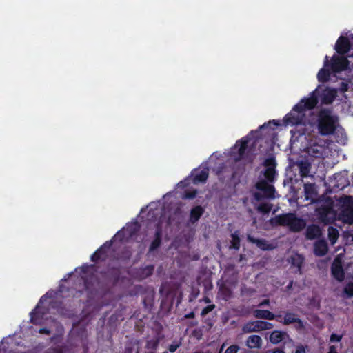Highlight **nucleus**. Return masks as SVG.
Segmentation results:
<instances>
[{
    "label": "nucleus",
    "mask_w": 353,
    "mask_h": 353,
    "mask_svg": "<svg viewBox=\"0 0 353 353\" xmlns=\"http://www.w3.org/2000/svg\"><path fill=\"white\" fill-rule=\"evenodd\" d=\"M318 98L315 92H312L307 98L302 99L283 118L285 125H297L303 124L305 121L307 110L314 109L318 104Z\"/></svg>",
    "instance_id": "1"
},
{
    "label": "nucleus",
    "mask_w": 353,
    "mask_h": 353,
    "mask_svg": "<svg viewBox=\"0 0 353 353\" xmlns=\"http://www.w3.org/2000/svg\"><path fill=\"white\" fill-rule=\"evenodd\" d=\"M339 125V118L329 108L321 109L316 116V126L321 136H330L335 133Z\"/></svg>",
    "instance_id": "2"
},
{
    "label": "nucleus",
    "mask_w": 353,
    "mask_h": 353,
    "mask_svg": "<svg viewBox=\"0 0 353 353\" xmlns=\"http://www.w3.org/2000/svg\"><path fill=\"white\" fill-rule=\"evenodd\" d=\"M273 227H287L292 232L298 233L303 230L307 225L306 221L299 217L295 212L283 213L272 217L270 220Z\"/></svg>",
    "instance_id": "3"
},
{
    "label": "nucleus",
    "mask_w": 353,
    "mask_h": 353,
    "mask_svg": "<svg viewBox=\"0 0 353 353\" xmlns=\"http://www.w3.org/2000/svg\"><path fill=\"white\" fill-rule=\"evenodd\" d=\"M350 63L351 61L347 59V57L343 55H334L330 62L329 61V57L326 55L324 65L325 67H330L332 72L338 73L346 70H353V63L352 64H350Z\"/></svg>",
    "instance_id": "4"
},
{
    "label": "nucleus",
    "mask_w": 353,
    "mask_h": 353,
    "mask_svg": "<svg viewBox=\"0 0 353 353\" xmlns=\"http://www.w3.org/2000/svg\"><path fill=\"white\" fill-rule=\"evenodd\" d=\"M249 135L243 137L240 140H238L234 145V148H238L236 153L232 152L234 154L233 159L235 162H239L245 159V152L248 148L250 142Z\"/></svg>",
    "instance_id": "5"
},
{
    "label": "nucleus",
    "mask_w": 353,
    "mask_h": 353,
    "mask_svg": "<svg viewBox=\"0 0 353 353\" xmlns=\"http://www.w3.org/2000/svg\"><path fill=\"white\" fill-rule=\"evenodd\" d=\"M139 292L142 296V303L144 307L148 310H151L154 305L155 292L154 290L149 287L139 286Z\"/></svg>",
    "instance_id": "6"
},
{
    "label": "nucleus",
    "mask_w": 353,
    "mask_h": 353,
    "mask_svg": "<svg viewBox=\"0 0 353 353\" xmlns=\"http://www.w3.org/2000/svg\"><path fill=\"white\" fill-rule=\"evenodd\" d=\"M333 205L334 203L332 199H327L324 203L316 209L317 215L323 222L329 221V215L332 214L334 212Z\"/></svg>",
    "instance_id": "7"
},
{
    "label": "nucleus",
    "mask_w": 353,
    "mask_h": 353,
    "mask_svg": "<svg viewBox=\"0 0 353 353\" xmlns=\"http://www.w3.org/2000/svg\"><path fill=\"white\" fill-rule=\"evenodd\" d=\"M158 327L153 330L155 332L154 336L150 339H148L145 343V347L150 351L155 352L159 347L160 341L164 338L162 334L163 327L160 323H158Z\"/></svg>",
    "instance_id": "8"
},
{
    "label": "nucleus",
    "mask_w": 353,
    "mask_h": 353,
    "mask_svg": "<svg viewBox=\"0 0 353 353\" xmlns=\"http://www.w3.org/2000/svg\"><path fill=\"white\" fill-rule=\"evenodd\" d=\"M255 188L263 192L265 198L273 199L275 198V188L274 185L269 184L264 179L258 181L255 185Z\"/></svg>",
    "instance_id": "9"
},
{
    "label": "nucleus",
    "mask_w": 353,
    "mask_h": 353,
    "mask_svg": "<svg viewBox=\"0 0 353 353\" xmlns=\"http://www.w3.org/2000/svg\"><path fill=\"white\" fill-rule=\"evenodd\" d=\"M352 42L347 37L340 36L335 43L334 49L339 54L344 55L352 49Z\"/></svg>",
    "instance_id": "10"
},
{
    "label": "nucleus",
    "mask_w": 353,
    "mask_h": 353,
    "mask_svg": "<svg viewBox=\"0 0 353 353\" xmlns=\"http://www.w3.org/2000/svg\"><path fill=\"white\" fill-rule=\"evenodd\" d=\"M46 300V294L43 295L36 307L30 313V322L34 325H39L43 320V312L41 311L40 304Z\"/></svg>",
    "instance_id": "11"
},
{
    "label": "nucleus",
    "mask_w": 353,
    "mask_h": 353,
    "mask_svg": "<svg viewBox=\"0 0 353 353\" xmlns=\"http://www.w3.org/2000/svg\"><path fill=\"white\" fill-rule=\"evenodd\" d=\"M332 276L338 281L342 282L345 279V272L341 261L335 259L331 265Z\"/></svg>",
    "instance_id": "12"
},
{
    "label": "nucleus",
    "mask_w": 353,
    "mask_h": 353,
    "mask_svg": "<svg viewBox=\"0 0 353 353\" xmlns=\"http://www.w3.org/2000/svg\"><path fill=\"white\" fill-rule=\"evenodd\" d=\"M254 316L259 319L274 320L281 322L283 316L281 314H274L269 310L257 309L253 312Z\"/></svg>",
    "instance_id": "13"
},
{
    "label": "nucleus",
    "mask_w": 353,
    "mask_h": 353,
    "mask_svg": "<svg viewBox=\"0 0 353 353\" xmlns=\"http://www.w3.org/2000/svg\"><path fill=\"white\" fill-rule=\"evenodd\" d=\"M192 182L194 184L205 183L209 176V169L204 168L202 170L194 169L192 172Z\"/></svg>",
    "instance_id": "14"
},
{
    "label": "nucleus",
    "mask_w": 353,
    "mask_h": 353,
    "mask_svg": "<svg viewBox=\"0 0 353 353\" xmlns=\"http://www.w3.org/2000/svg\"><path fill=\"white\" fill-rule=\"evenodd\" d=\"M242 331L244 333L257 332L263 331V321L256 320L253 321H248L245 323L242 327Z\"/></svg>",
    "instance_id": "15"
},
{
    "label": "nucleus",
    "mask_w": 353,
    "mask_h": 353,
    "mask_svg": "<svg viewBox=\"0 0 353 353\" xmlns=\"http://www.w3.org/2000/svg\"><path fill=\"white\" fill-rule=\"evenodd\" d=\"M154 270V265H148L140 267L135 271V276L139 280H143L152 275Z\"/></svg>",
    "instance_id": "16"
},
{
    "label": "nucleus",
    "mask_w": 353,
    "mask_h": 353,
    "mask_svg": "<svg viewBox=\"0 0 353 353\" xmlns=\"http://www.w3.org/2000/svg\"><path fill=\"white\" fill-rule=\"evenodd\" d=\"M162 242V228L160 224H157L156 226L155 230V234H154V239L151 242L150 247H149V252H152L157 250L160 245H161Z\"/></svg>",
    "instance_id": "17"
},
{
    "label": "nucleus",
    "mask_w": 353,
    "mask_h": 353,
    "mask_svg": "<svg viewBox=\"0 0 353 353\" xmlns=\"http://www.w3.org/2000/svg\"><path fill=\"white\" fill-rule=\"evenodd\" d=\"M248 241L256 245V246L262 250L268 251L272 250L274 247L269 243L267 240L264 239H256L251 235H248Z\"/></svg>",
    "instance_id": "18"
},
{
    "label": "nucleus",
    "mask_w": 353,
    "mask_h": 353,
    "mask_svg": "<svg viewBox=\"0 0 353 353\" xmlns=\"http://www.w3.org/2000/svg\"><path fill=\"white\" fill-rule=\"evenodd\" d=\"M305 228L306 230L305 235L307 240H314L317 239L322 234L321 228L318 225L311 224Z\"/></svg>",
    "instance_id": "19"
},
{
    "label": "nucleus",
    "mask_w": 353,
    "mask_h": 353,
    "mask_svg": "<svg viewBox=\"0 0 353 353\" xmlns=\"http://www.w3.org/2000/svg\"><path fill=\"white\" fill-rule=\"evenodd\" d=\"M328 251L327 242L323 240H318L314 244V254L317 256H325Z\"/></svg>",
    "instance_id": "20"
},
{
    "label": "nucleus",
    "mask_w": 353,
    "mask_h": 353,
    "mask_svg": "<svg viewBox=\"0 0 353 353\" xmlns=\"http://www.w3.org/2000/svg\"><path fill=\"white\" fill-rule=\"evenodd\" d=\"M283 324L288 325L294 323H297L299 325V327H303V321L298 317V316L293 313L287 312L285 314L283 321L281 320V322Z\"/></svg>",
    "instance_id": "21"
},
{
    "label": "nucleus",
    "mask_w": 353,
    "mask_h": 353,
    "mask_svg": "<svg viewBox=\"0 0 353 353\" xmlns=\"http://www.w3.org/2000/svg\"><path fill=\"white\" fill-rule=\"evenodd\" d=\"M204 212V208L201 205H196L192 208L190 213V223L192 224H194L195 223H196L203 216Z\"/></svg>",
    "instance_id": "22"
},
{
    "label": "nucleus",
    "mask_w": 353,
    "mask_h": 353,
    "mask_svg": "<svg viewBox=\"0 0 353 353\" xmlns=\"http://www.w3.org/2000/svg\"><path fill=\"white\" fill-rule=\"evenodd\" d=\"M123 230L127 235V238L131 239L140 230V225L138 222H131L127 223Z\"/></svg>",
    "instance_id": "23"
},
{
    "label": "nucleus",
    "mask_w": 353,
    "mask_h": 353,
    "mask_svg": "<svg viewBox=\"0 0 353 353\" xmlns=\"http://www.w3.org/2000/svg\"><path fill=\"white\" fill-rule=\"evenodd\" d=\"M108 252L101 246L91 255L90 260L92 262L105 261L108 259Z\"/></svg>",
    "instance_id": "24"
},
{
    "label": "nucleus",
    "mask_w": 353,
    "mask_h": 353,
    "mask_svg": "<svg viewBox=\"0 0 353 353\" xmlns=\"http://www.w3.org/2000/svg\"><path fill=\"white\" fill-rule=\"evenodd\" d=\"M246 345L250 349H259L262 345V339L259 335H251L246 340Z\"/></svg>",
    "instance_id": "25"
},
{
    "label": "nucleus",
    "mask_w": 353,
    "mask_h": 353,
    "mask_svg": "<svg viewBox=\"0 0 353 353\" xmlns=\"http://www.w3.org/2000/svg\"><path fill=\"white\" fill-rule=\"evenodd\" d=\"M290 261L292 266L296 268L295 273L302 274V266L304 263V258L301 254H295L290 257Z\"/></svg>",
    "instance_id": "26"
},
{
    "label": "nucleus",
    "mask_w": 353,
    "mask_h": 353,
    "mask_svg": "<svg viewBox=\"0 0 353 353\" xmlns=\"http://www.w3.org/2000/svg\"><path fill=\"white\" fill-rule=\"evenodd\" d=\"M285 336H288L287 332L274 330L270 334L269 339L272 344H278L284 339Z\"/></svg>",
    "instance_id": "27"
},
{
    "label": "nucleus",
    "mask_w": 353,
    "mask_h": 353,
    "mask_svg": "<svg viewBox=\"0 0 353 353\" xmlns=\"http://www.w3.org/2000/svg\"><path fill=\"white\" fill-rule=\"evenodd\" d=\"M316 191L315 190L314 183L304 184V194L306 200L313 201L314 198L316 196Z\"/></svg>",
    "instance_id": "28"
},
{
    "label": "nucleus",
    "mask_w": 353,
    "mask_h": 353,
    "mask_svg": "<svg viewBox=\"0 0 353 353\" xmlns=\"http://www.w3.org/2000/svg\"><path fill=\"white\" fill-rule=\"evenodd\" d=\"M299 168V174L302 178H305L309 176V173L311 169V164L307 161H301L298 163Z\"/></svg>",
    "instance_id": "29"
},
{
    "label": "nucleus",
    "mask_w": 353,
    "mask_h": 353,
    "mask_svg": "<svg viewBox=\"0 0 353 353\" xmlns=\"http://www.w3.org/2000/svg\"><path fill=\"white\" fill-rule=\"evenodd\" d=\"M330 67L324 66V68H321L317 74L318 81L321 83L327 82L330 78Z\"/></svg>",
    "instance_id": "30"
},
{
    "label": "nucleus",
    "mask_w": 353,
    "mask_h": 353,
    "mask_svg": "<svg viewBox=\"0 0 353 353\" xmlns=\"http://www.w3.org/2000/svg\"><path fill=\"white\" fill-rule=\"evenodd\" d=\"M341 219L347 223H353V208L343 209L341 212Z\"/></svg>",
    "instance_id": "31"
},
{
    "label": "nucleus",
    "mask_w": 353,
    "mask_h": 353,
    "mask_svg": "<svg viewBox=\"0 0 353 353\" xmlns=\"http://www.w3.org/2000/svg\"><path fill=\"white\" fill-rule=\"evenodd\" d=\"M219 293L221 294L222 299L225 301H228L232 295V292L230 288L225 284L220 285Z\"/></svg>",
    "instance_id": "32"
},
{
    "label": "nucleus",
    "mask_w": 353,
    "mask_h": 353,
    "mask_svg": "<svg viewBox=\"0 0 353 353\" xmlns=\"http://www.w3.org/2000/svg\"><path fill=\"white\" fill-rule=\"evenodd\" d=\"M343 209L353 208V199L351 196H344L339 200Z\"/></svg>",
    "instance_id": "33"
},
{
    "label": "nucleus",
    "mask_w": 353,
    "mask_h": 353,
    "mask_svg": "<svg viewBox=\"0 0 353 353\" xmlns=\"http://www.w3.org/2000/svg\"><path fill=\"white\" fill-rule=\"evenodd\" d=\"M272 208V204L269 203H261L256 208V210L263 214H268Z\"/></svg>",
    "instance_id": "34"
},
{
    "label": "nucleus",
    "mask_w": 353,
    "mask_h": 353,
    "mask_svg": "<svg viewBox=\"0 0 353 353\" xmlns=\"http://www.w3.org/2000/svg\"><path fill=\"white\" fill-rule=\"evenodd\" d=\"M276 170L270 168H265L264 171L265 180L267 182L272 183L275 179Z\"/></svg>",
    "instance_id": "35"
},
{
    "label": "nucleus",
    "mask_w": 353,
    "mask_h": 353,
    "mask_svg": "<svg viewBox=\"0 0 353 353\" xmlns=\"http://www.w3.org/2000/svg\"><path fill=\"white\" fill-rule=\"evenodd\" d=\"M339 235V231L336 228L333 227H329L328 238L332 245L334 244L337 241Z\"/></svg>",
    "instance_id": "36"
},
{
    "label": "nucleus",
    "mask_w": 353,
    "mask_h": 353,
    "mask_svg": "<svg viewBox=\"0 0 353 353\" xmlns=\"http://www.w3.org/2000/svg\"><path fill=\"white\" fill-rule=\"evenodd\" d=\"M232 240H231V247L236 250H239L240 248V238L238 235V231H236L234 233L231 234Z\"/></svg>",
    "instance_id": "37"
},
{
    "label": "nucleus",
    "mask_w": 353,
    "mask_h": 353,
    "mask_svg": "<svg viewBox=\"0 0 353 353\" xmlns=\"http://www.w3.org/2000/svg\"><path fill=\"white\" fill-rule=\"evenodd\" d=\"M108 273L111 276V279L112 280V283L114 285L117 284L120 278V272L117 268H112L109 270Z\"/></svg>",
    "instance_id": "38"
},
{
    "label": "nucleus",
    "mask_w": 353,
    "mask_h": 353,
    "mask_svg": "<svg viewBox=\"0 0 353 353\" xmlns=\"http://www.w3.org/2000/svg\"><path fill=\"white\" fill-rule=\"evenodd\" d=\"M132 256V252L128 249H124L120 254H119L118 259L122 261H128Z\"/></svg>",
    "instance_id": "39"
},
{
    "label": "nucleus",
    "mask_w": 353,
    "mask_h": 353,
    "mask_svg": "<svg viewBox=\"0 0 353 353\" xmlns=\"http://www.w3.org/2000/svg\"><path fill=\"white\" fill-rule=\"evenodd\" d=\"M182 343L181 340L177 341L174 340L172 343L168 345V352L170 353H174L176 351V350L181 346Z\"/></svg>",
    "instance_id": "40"
},
{
    "label": "nucleus",
    "mask_w": 353,
    "mask_h": 353,
    "mask_svg": "<svg viewBox=\"0 0 353 353\" xmlns=\"http://www.w3.org/2000/svg\"><path fill=\"white\" fill-rule=\"evenodd\" d=\"M280 124H279L278 121L272 120V121H269L268 123H265L264 124L261 125L259 127V130L266 129V128H270L272 130H274Z\"/></svg>",
    "instance_id": "41"
},
{
    "label": "nucleus",
    "mask_w": 353,
    "mask_h": 353,
    "mask_svg": "<svg viewBox=\"0 0 353 353\" xmlns=\"http://www.w3.org/2000/svg\"><path fill=\"white\" fill-rule=\"evenodd\" d=\"M198 192L196 190H185L182 199H193L196 196Z\"/></svg>",
    "instance_id": "42"
},
{
    "label": "nucleus",
    "mask_w": 353,
    "mask_h": 353,
    "mask_svg": "<svg viewBox=\"0 0 353 353\" xmlns=\"http://www.w3.org/2000/svg\"><path fill=\"white\" fill-rule=\"evenodd\" d=\"M263 165L265 167V168H270L272 169H276V160L273 157H269L264 161Z\"/></svg>",
    "instance_id": "43"
},
{
    "label": "nucleus",
    "mask_w": 353,
    "mask_h": 353,
    "mask_svg": "<svg viewBox=\"0 0 353 353\" xmlns=\"http://www.w3.org/2000/svg\"><path fill=\"white\" fill-rule=\"evenodd\" d=\"M113 239H115L117 240H119V241L122 242L124 240H128L127 235L123 230V228L119 231H118L116 234L114 236Z\"/></svg>",
    "instance_id": "44"
},
{
    "label": "nucleus",
    "mask_w": 353,
    "mask_h": 353,
    "mask_svg": "<svg viewBox=\"0 0 353 353\" xmlns=\"http://www.w3.org/2000/svg\"><path fill=\"white\" fill-rule=\"evenodd\" d=\"M344 292L348 296H353V282H350L345 286Z\"/></svg>",
    "instance_id": "45"
},
{
    "label": "nucleus",
    "mask_w": 353,
    "mask_h": 353,
    "mask_svg": "<svg viewBox=\"0 0 353 353\" xmlns=\"http://www.w3.org/2000/svg\"><path fill=\"white\" fill-rule=\"evenodd\" d=\"M215 305L214 304H211V305H208L207 306H205L201 311V315L202 316H206L208 313H210V312H212L214 308H215Z\"/></svg>",
    "instance_id": "46"
},
{
    "label": "nucleus",
    "mask_w": 353,
    "mask_h": 353,
    "mask_svg": "<svg viewBox=\"0 0 353 353\" xmlns=\"http://www.w3.org/2000/svg\"><path fill=\"white\" fill-rule=\"evenodd\" d=\"M350 89V80L348 82L342 81L339 85V90L341 92H345Z\"/></svg>",
    "instance_id": "47"
},
{
    "label": "nucleus",
    "mask_w": 353,
    "mask_h": 353,
    "mask_svg": "<svg viewBox=\"0 0 353 353\" xmlns=\"http://www.w3.org/2000/svg\"><path fill=\"white\" fill-rule=\"evenodd\" d=\"M124 353H139V351L134 345L130 344L125 346Z\"/></svg>",
    "instance_id": "48"
},
{
    "label": "nucleus",
    "mask_w": 353,
    "mask_h": 353,
    "mask_svg": "<svg viewBox=\"0 0 353 353\" xmlns=\"http://www.w3.org/2000/svg\"><path fill=\"white\" fill-rule=\"evenodd\" d=\"M46 353H63V349L61 346L50 347L47 350Z\"/></svg>",
    "instance_id": "49"
},
{
    "label": "nucleus",
    "mask_w": 353,
    "mask_h": 353,
    "mask_svg": "<svg viewBox=\"0 0 353 353\" xmlns=\"http://www.w3.org/2000/svg\"><path fill=\"white\" fill-rule=\"evenodd\" d=\"M239 350V346L237 345H232L229 346L225 353H237Z\"/></svg>",
    "instance_id": "50"
},
{
    "label": "nucleus",
    "mask_w": 353,
    "mask_h": 353,
    "mask_svg": "<svg viewBox=\"0 0 353 353\" xmlns=\"http://www.w3.org/2000/svg\"><path fill=\"white\" fill-rule=\"evenodd\" d=\"M307 345H299L296 347L295 353H306Z\"/></svg>",
    "instance_id": "51"
},
{
    "label": "nucleus",
    "mask_w": 353,
    "mask_h": 353,
    "mask_svg": "<svg viewBox=\"0 0 353 353\" xmlns=\"http://www.w3.org/2000/svg\"><path fill=\"white\" fill-rule=\"evenodd\" d=\"M342 339L341 335H338L336 334H332L330 336V342H339Z\"/></svg>",
    "instance_id": "52"
},
{
    "label": "nucleus",
    "mask_w": 353,
    "mask_h": 353,
    "mask_svg": "<svg viewBox=\"0 0 353 353\" xmlns=\"http://www.w3.org/2000/svg\"><path fill=\"white\" fill-rule=\"evenodd\" d=\"M83 282H84V288L85 290L88 292L91 291L92 285L88 278H83Z\"/></svg>",
    "instance_id": "53"
},
{
    "label": "nucleus",
    "mask_w": 353,
    "mask_h": 353,
    "mask_svg": "<svg viewBox=\"0 0 353 353\" xmlns=\"http://www.w3.org/2000/svg\"><path fill=\"white\" fill-rule=\"evenodd\" d=\"M113 243L112 240L107 241L105 242L101 247L103 248L105 250L108 252V250L110 249Z\"/></svg>",
    "instance_id": "54"
},
{
    "label": "nucleus",
    "mask_w": 353,
    "mask_h": 353,
    "mask_svg": "<svg viewBox=\"0 0 353 353\" xmlns=\"http://www.w3.org/2000/svg\"><path fill=\"white\" fill-rule=\"evenodd\" d=\"M263 331L272 329L274 327V325L272 323L263 321Z\"/></svg>",
    "instance_id": "55"
},
{
    "label": "nucleus",
    "mask_w": 353,
    "mask_h": 353,
    "mask_svg": "<svg viewBox=\"0 0 353 353\" xmlns=\"http://www.w3.org/2000/svg\"><path fill=\"white\" fill-rule=\"evenodd\" d=\"M192 335L197 339H200L201 338L202 333L200 330L195 329L192 332Z\"/></svg>",
    "instance_id": "56"
},
{
    "label": "nucleus",
    "mask_w": 353,
    "mask_h": 353,
    "mask_svg": "<svg viewBox=\"0 0 353 353\" xmlns=\"http://www.w3.org/2000/svg\"><path fill=\"white\" fill-rule=\"evenodd\" d=\"M254 198L256 201H261L263 198H265L264 194H262L260 192H255L254 194Z\"/></svg>",
    "instance_id": "57"
},
{
    "label": "nucleus",
    "mask_w": 353,
    "mask_h": 353,
    "mask_svg": "<svg viewBox=\"0 0 353 353\" xmlns=\"http://www.w3.org/2000/svg\"><path fill=\"white\" fill-rule=\"evenodd\" d=\"M38 332L40 334L49 335L51 333V331L48 328L42 327L39 329Z\"/></svg>",
    "instance_id": "58"
},
{
    "label": "nucleus",
    "mask_w": 353,
    "mask_h": 353,
    "mask_svg": "<svg viewBox=\"0 0 353 353\" xmlns=\"http://www.w3.org/2000/svg\"><path fill=\"white\" fill-rule=\"evenodd\" d=\"M270 303V300L268 299H265L264 300H263L259 304V307H263V306H265V305H269Z\"/></svg>",
    "instance_id": "59"
},
{
    "label": "nucleus",
    "mask_w": 353,
    "mask_h": 353,
    "mask_svg": "<svg viewBox=\"0 0 353 353\" xmlns=\"http://www.w3.org/2000/svg\"><path fill=\"white\" fill-rule=\"evenodd\" d=\"M90 267L92 268V267H94V265H83V266L81 267V271H82V272H83V273H86V272H88V268H89Z\"/></svg>",
    "instance_id": "60"
},
{
    "label": "nucleus",
    "mask_w": 353,
    "mask_h": 353,
    "mask_svg": "<svg viewBox=\"0 0 353 353\" xmlns=\"http://www.w3.org/2000/svg\"><path fill=\"white\" fill-rule=\"evenodd\" d=\"M195 316V314L194 312H191L184 315L185 319H193Z\"/></svg>",
    "instance_id": "61"
},
{
    "label": "nucleus",
    "mask_w": 353,
    "mask_h": 353,
    "mask_svg": "<svg viewBox=\"0 0 353 353\" xmlns=\"http://www.w3.org/2000/svg\"><path fill=\"white\" fill-rule=\"evenodd\" d=\"M327 353H337L336 348L334 345H331L329 347V351Z\"/></svg>",
    "instance_id": "62"
},
{
    "label": "nucleus",
    "mask_w": 353,
    "mask_h": 353,
    "mask_svg": "<svg viewBox=\"0 0 353 353\" xmlns=\"http://www.w3.org/2000/svg\"><path fill=\"white\" fill-rule=\"evenodd\" d=\"M272 353H285V352L282 349L276 348L272 351Z\"/></svg>",
    "instance_id": "63"
},
{
    "label": "nucleus",
    "mask_w": 353,
    "mask_h": 353,
    "mask_svg": "<svg viewBox=\"0 0 353 353\" xmlns=\"http://www.w3.org/2000/svg\"><path fill=\"white\" fill-rule=\"evenodd\" d=\"M203 301H204L205 303H210V302H211L210 299V298H208V297H207V296H205V297H204V298H203Z\"/></svg>",
    "instance_id": "64"
}]
</instances>
